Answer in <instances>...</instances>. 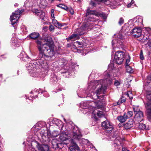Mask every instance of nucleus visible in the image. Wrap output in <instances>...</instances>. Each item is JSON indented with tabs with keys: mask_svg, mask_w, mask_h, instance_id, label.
Segmentation results:
<instances>
[{
	"mask_svg": "<svg viewBox=\"0 0 151 151\" xmlns=\"http://www.w3.org/2000/svg\"><path fill=\"white\" fill-rule=\"evenodd\" d=\"M68 9V11L70 12L72 15H73V14L74 11L73 9H72L70 8Z\"/></svg>",
	"mask_w": 151,
	"mask_h": 151,
	"instance_id": "35",
	"label": "nucleus"
},
{
	"mask_svg": "<svg viewBox=\"0 0 151 151\" xmlns=\"http://www.w3.org/2000/svg\"><path fill=\"white\" fill-rule=\"evenodd\" d=\"M76 129H73L72 132L68 133L67 134L62 132L60 134L59 136L60 140L63 142L68 140L70 137L71 139L70 147V151H78L80 150L79 148L76 144L75 140H80L82 137V135L79 130L76 131Z\"/></svg>",
	"mask_w": 151,
	"mask_h": 151,
	"instance_id": "4",
	"label": "nucleus"
},
{
	"mask_svg": "<svg viewBox=\"0 0 151 151\" xmlns=\"http://www.w3.org/2000/svg\"><path fill=\"white\" fill-rule=\"evenodd\" d=\"M58 6L65 10H67L68 9V8L66 6L63 4H59Z\"/></svg>",
	"mask_w": 151,
	"mask_h": 151,
	"instance_id": "28",
	"label": "nucleus"
},
{
	"mask_svg": "<svg viewBox=\"0 0 151 151\" xmlns=\"http://www.w3.org/2000/svg\"><path fill=\"white\" fill-rule=\"evenodd\" d=\"M145 41H146V42H147V40H148L147 39V38H146L145 39Z\"/></svg>",
	"mask_w": 151,
	"mask_h": 151,
	"instance_id": "47",
	"label": "nucleus"
},
{
	"mask_svg": "<svg viewBox=\"0 0 151 151\" xmlns=\"http://www.w3.org/2000/svg\"><path fill=\"white\" fill-rule=\"evenodd\" d=\"M102 126L108 132H110L113 128V124L108 121H105L102 122Z\"/></svg>",
	"mask_w": 151,
	"mask_h": 151,
	"instance_id": "10",
	"label": "nucleus"
},
{
	"mask_svg": "<svg viewBox=\"0 0 151 151\" xmlns=\"http://www.w3.org/2000/svg\"><path fill=\"white\" fill-rule=\"evenodd\" d=\"M133 108L135 113H138L139 112H142L140 110L138 106H133Z\"/></svg>",
	"mask_w": 151,
	"mask_h": 151,
	"instance_id": "20",
	"label": "nucleus"
},
{
	"mask_svg": "<svg viewBox=\"0 0 151 151\" xmlns=\"http://www.w3.org/2000/svg\"><path fill=\"white\" fill-rule=\"evenodd\" d=\"M147 45L150 47H151V43H150V42H148Z\"/></svg>",
	"mask_w": 151,
	"mask_h": 151,
	"instance_id": "42",
	"label": "nucleus"
},
{
	"mask_svg": "<svg viewBox=\"0 0 151 151\" xmlns=\"http://www.w3.org/2000/svg\"><path fill=\"white\" fill-rule=\"evenodd\" d=\"M91 4L93 6H94V5L95 4V3L93 2H91Z\"/></svg>",
	"mask_w": 151,
	"mask_h": 151,
	"instance_id": "43",
	"label": "nucleus"
},
{
	"mask_svg": "<svg viewBox=\"0 0 151 151\" xmlns=\"http://www.w3.org/2000/svg\"><path fill=\"white\" fill-rule=\"evenodd\" d=\"M122 151H129L128 150H126L124 148H122Z\"/></svg>",
	"mask_w": 151,
	"mask_h": 151,
	"instance_id": "44",
	"label": "nucleus"
},
{
	"mask_svg": "<svg viewBox=\"0 0 151 151\" xmlns=\"http://www.w3.org/2000/svg\"><path fill=\"white\" fill-rule=\"evenodd\" d=\"M138 22H139L141 23L142 22V18L141 17L140 18H138Z\"/></svg>",
	"mask_w": 151,
	"mask_h": 151,
	"instance_id": "38",
	"label": "nucleus"
},
{
	"mask_svg": "<svg viewBox=\"0 0 151 151\" xmlns=\"http://www.w3.org/2000/svg\"><path fill=\"white\" fill-rule=\"evenodd\" d=\"M59 141L56 139H53L52 141V144L53 148L56 149L58 148V145Z\"/></svg>",
	"mask_w": 151,
	"mask_h": 151,
	"instance_id": "19",
	"label": "nucleus"
},
{
	"mask_svg": "<svg viewBox=\"0 0 151 151\" xmlns=\"http://www.w3.org/2000/svg\"><path fill=\"white\" fill-rule=\"evenodd\" d=\"M126 95L130 99H132L133 98V95L132 93V92L130 91H127Z\"/></svg>",
	"mask_w": 151,
	"mask_h": 151,
	"instance_id": "23",
	"label": "nucleus"
},
{
	"mask_svg": "<svg viewBox=\"0 0 151 151\" xmlns=\"http://www.w3.org/2000/svg\"><path fill=\"white\" fill-rule=\"evenodd\" d=\"M126 116V113H124L123 116H118L117 119L120 122L122 123L124 122L127 119Z\"/></svg>",
	"mask_w": 151,
	"mask_h": 151,
	"instance_id": "17",
	"label": "nucleus"
},
{
	"mask_svg": "<svg viewBox=\"0 0 151 151\" xmlns=\"http://www.w3.org/2000/svg\"><path fill=\"white\" fill-rule=\"evenodd\" d=\"M39 34L36 32H33L29 35V37L32 39L35 40L37 38L36 42L39 51V57L40 59L38 60L40 65L44 68L46 65L45 59L53 56L55 53L54 45L51 40H44L40 38H38Z\"/></svg>",
	"mask_w": 151,
	"mask_h": 151,
	"instance_id": "1",
	"label": "nucleus"
},
{
	"mask_svg": "<svg viewBox=\"0 0 151 151\" xmlns=\"http://www.w3.org/2000/svg\"><path fill=\"white\" fill-rule=\"evenodd\" d=\"M93 14H95L98 17H102L104 19H106L107 17L106 15L103 13L101 14H99L97 13H96L94 11L88 9L86 14V18L85 19L86 20V21H87V22L84 24H83V26L80 28L76 30V34H73L67 39V40L73 39L74 40L75 39H78L79 38V35L84 34L86 33V30L90 29V23L88 22L92 21L93 19V17L92 15Z\"/></svg>",
	"mask_w": 151,
	"mask_h": 151,
	"instance_id": "3",
	"label": "nucleus"
},
{
	"mask_svg": "<svg viewBox=\"0 0 151 151\" xmlns=\"http://www.w3.org/2000/svg\"><path fill=\"white\" fill-rule=\"evenodd\" d=\"M79 0H78V1H79Z\"/></svg>",
	"mask_w": 151,
	"mask_h": 151,
	"instance_id": "54",
	"label": "nucleus"
},
{
	"mask_svg": "<svg viewBox=\"0 0 151 151\" xmlns=\"http://www.w3.org/2000/svg\"><path fill=\"white\" fill-rule=\"evenodd\" d=\"M133 115V112L132 111H128L127 114H126L127 117V118H129L131 117Z\"/></svg>",
	"mask_w": 151,
	"mask_h": 151,
	"instance_id": "25",
	"label": "nucleus"
},
{
	"mask_svg": "<svg viewBox=\"0 0 151 151\" xmlns=\"http://www.w3.org/2000/svg\"><path fill=\"white\" fill-rule=\"evenodd\" d=\"M125 101V100L124 99H123V98L121 99V102L122 103H123Z\"/></svg>",
	"mask_w": 151,
	"mask_h": 151,
	"instance_id": "39",
	"label": "nucleus"
},
{
	"mask_svg": "<svg viewBox=\"0 0 151 151\" xmlns=\"http://www.w3.org/2000/svg\"><path fill=\"white\" fill-rule=\"evenodd\" d=\"M134 119L135 121L139 122L143 120V114L142 112H139L138 113H136Z\"/></svg>",
	"mask_w": 151,
	"mask_h": 151,
	"instance_id": "12",
	"label": "nucleus"
},
{
	"mask_svg": "<svg viewBox=\"0 0 151 151\" xmlns=\"http://www.w3.org/2000/svg\"><path fill=\"white\" fill-rule=\"evenodd\" d=\"M24 11V10H17L14 13H12V15L11 16L10 18L12 25H14L17 23L19 18V15Z\"/></svg>",
	"mask_w": 151,
	"mask_h": 151,
	"instance_id": "7",
	"label": "nucleus"
},
{
	"mask_svg": "<svg viewBox=\"0 0 151 151\" xmlns=\"http://www.w3.org/2000/svg\"><path fill=\"white\" fill-rule=\"evenodd\" d=\"M76 44H77L78 45H81V43L79 42H76Z\"/></svg>",
	"mask_w": 151,
	"mask_h": 151,
	"instance_id": "45",
	"label": "nucleus"
},
{
	"mask_svg": "<svg viewBox=\"0 0 151 151\" xmlns=\"http://www.w3.org/2000/svg\"><path fill=\"white\" fill-rule=\"evenodd\" d=\"M51 17L53 18V19H54L55 17H54V14H51Z\"/></svg>",
	"mask_w": 151,
	"mask_h": 151,
	"instance_id": "40",
	"label": "nucleus"
},
{
	"mask_svg": "<svg viewBox=\"0 0 151 151\" xmlns=\"http://www.w3.org/2000/svg\"><path fill=\"white\" fill-rule=\"evenodd\" d=\"M63 144L62 143H60L59 142L57 148L61 149L63 147Z\"/></svg>",
	"mask_w": 151,
	"mask_h": 151,
	"instance_id": "30",
	"label": "nucleus"
},
{
	"mask_svg": "<svg viewBox=\"0 0 151 151\" xmlns=\"http://www.w3.org/2000/svg\"><path fill=\"white\" fill-rule=\"evenodd\" d=\"M20 57L21 58H22V56H21V55H20Z\"/></svg>",
	"mask_w": 151,
	"mask_h": 151,
	"instance_id": "50",
	"label": "nucleus"
},
{
	"mask_svg": "<svg viewBox=\"0 0 151 151\" xmlns=\"http://www.w3.org/2000/svg\"><path fill=\"white\" fill-rule=\"evenodd\" d=\"M47 27H44L43 28V29H47Z\"/></svg>",
	"mask_w": 151,
	"mask_h": 151,
	"instance_id": "48",
	"label": "nucleus"
},
{
	"mask_svg": "<svg viewBox=\"0 0 151 151\" xmlns=\"http://www.w3.org/2000/svg\"><path fill=\"white\" fill-rule=\"evenodd\" d=\"M148 78L149 79H151V77L150 76H148Z\"/></svg>",
	"mask_w": 151,
	"mask_h": 151,
	"instance_id": "46",
	"label": "nucleus"
},
{
	"mask_svg": "<svg viewBox=\"0 0 151 151\" xmlns=\"http://www.w3.org/2000/svg\"><path fill=\"white\" fill-rule=\"evenodd\" d=\"M120 83L119 81L118 80H115L114 82V85L116 86H118L120 85Z\"/></svg>",
	"mask_w": 151,
	"mask_h": 151,
	"instance_id": "31",
	"label": "nucleus"
},
{
	"mask_svg": "<svg viewBox=\"0 0 151 151\" xmlns=\"http://www.w3.org/2000/svg\"><path fill=\"white\" fill-rule=\"evenodd\" d=\"M124 53L123 52L119 51L115 53L114 62L116 64H121L123 62Z\"/></svg>",
	"mask_w": 151,
	"mask_h": 151,
	"instance_id": "6",
	"label": "nucleus"
},
{
	"mask_svg": "<svg viewBox=\"0 0 151 151\" xmlns=\"http://www.w3.org/2000/svg\"><path fill=\"white\" fill-rule=\"evenodd\" d=\"M139 128L141 129H143L145 128V125L144 124L141 123L139 125Z\"/></svg>",
	"mask_w": 151,
	"mask_h": 151,
	"instance_id": "27",
	"label": "nucleus"
},
{
	"mask_svg": "<svg viewBox=\"0 0 151 151\" xmlns=\"http://www.w3.org/2000/svg\"><path fill=\"white\" fill-rule=\"evenodd\" d=\"M124 23V19L122 18H120L119 20L118 23L120 25L123 24Z\"/></svg>",
	"mask_w": 151,
	"mask_h": 151,
	"instance_id": "29",
	"label": "nucleus"
},
{
	"mask_svg": "<svg viewBox=\"0 0 151 151\" xmlns=\"http://www.w3.org/2000/svg\"><path fill=\"white\" fill-rule=\"evenodd\" d=\"M129 58L127 59L126 62V65H129V63L130 61V58H129V56H128Z\"/></svg>",
	"mask_w": 151,
	"mask_h": 151,
	"instance_id": "33",
	"label": "nucleus"
},
{
	"mask_svg": "<svg viewBox=\"0 0 151 151\" xmlns=\"http://www.w3.org/2000/svg\"><path fill=\"white\" fill-rule=\"evenodd\" d=\"M126 68L127 72L130 73L133 72V71L132 68L129 66V65L126 66Z\"/></svg>",
	"mask_w": 151,
	"mask_h": 151,
	"instance_id": "24",
	"label": "nucleus"
},
{
	"mask_svg": "<svg viewBox=\"0 0 151 151\" xmlns=\"http://www.w3.org/2000/svg\"><path fill=\"white\" fill-rule=\"evenodd\" d=\"M94 104L93 101H87L83 103V104H81V106L83 108V111L84 114L91 115L93 117L95 118L96 116L101 117L103 116V112L99 111L96 108L92 106Z\"/></svg>",
	"mask_w": 151,
	"mask_h": 151,
	"instance_id": "5",
	"label": "nucleus"
},
{
	"mask_svg": "<svg viewBox=\"0 0 151 151\" xmlns=\"http://www.w3.org/2000/svg\"><path fill=\"white\" fill-rule=\"evenodd\" d=\"M146 98L148 99L145 105L149 117L151 118V92H147Z\"/></svg>",
	"mask_w": 151,
	"mask_h": 151,
	"instance_id": "8",
	"label": "nucleus"
},
{
	"mask_svg": "<svg viewBox=\"0 0 151 151\" xmlns=\"http://www.w3.org/2000/svg\"><path fill=\"white\" fill-rule=\"evenodd\" d=\"M118 104H119V102L118 103Z\"/></svg>",
	"mask_w": 151,
	"mask_h": 151,
	"instance_id": "53",
	"label": "nucleus"
},
{
	"mask_svg": "<svg viewBox=\"0 0 151 151\" xmlns=\"http://www.w3.org/2000/svg\"><path fill=\"white\" fill-rule=\"evenodd\" d=\"M37 148L40 151H48L49 150L48 146L46 145H38Z\"/></svg>",
	"mask_w": 151,
	"mask_h": 151,
	"instance_id": "14",
	"label": "nucleus"
},
{
	"mask_svg": "<svg viewBox=\"0 0 151 151\" xmlns=\"http://www.w3.org/2000/svg\"><path fill=\"white\" fill-rule=\"evenodd\" d=\"M133 123V120L130 119L125 124L124 127L126 129H129L132 127Z\"/></svg>",
	"mask_w": 151,
	"mask_h": 151,
	"instance_id": "15",
	"label": "nucleus"
},
{
	"mask_svg": "<svg viewBox=\"0 0 151 151\" xmlns=\"http://www.w3.org/2000/svg\"><path fill=\"white\" fill-rule=\"evenodd\" d=\"M54 10L53 9H52L51 10V14H54Z\"/></svg>",
	"mask_w": 151,
	"mask_h": 151,
	"instance_id": "41",
	"label": "nucleus"
},
{
	"mask_svg": "<svg viewBox=\"0 0 151 151\" xmlns=\"http://www.w3.org/2000/svg\"><path fill=\"white\" fill-rule=\"evenodd\" d=\"M52 23L55 27L58 28H60L62 26L61 24L58 22L55 19H52Z\"/></svg>",
	"mask_w": 151,
	"mask_h": 151,
	"instance_id": "18",
	"label": "nucleus"
},
{
	"mask_svg": "<svg viewBox=\"0 0 151 151\" xmlns=\"http://www.w3.org/2000/svg\"><path fill=\"white\" fill-rule=\"evenodd\" d=\"M33 12L37 16H39L40 18L42 20L45 21V13L41 10L37 9L34 10Z\"/></svg>",
	"mask_w": 151,
	"mask_h": 151,
	"instance_id": "13",
	"label": "nucleus"
},
{
	"mask_svg": "<svg viewBox=\"0 0 151 151\" xmlns=\"http://www.w3.org/2000/svg\"><path fill=\"white\" fill-rule=\"evenodd\" d=\"M123 38L124 37L120 33L117 36V38L112 41V46H115L116 44L118 47H119L120 45H122Z\"/></svg>",
	"mask_w": 151,
	"mask_h": 151,
	"instance_id": "9",
	"label": "nucleus"
},
{
	"mask_svg": "<svg viewBox=\"0 0 151 151\" xmlns=\"http://www.w3.org/2000/svg\"><path fill=\"white\" fill-rule=\"evenodd\" d=\"M40 7L44 8L47 4V0H39L37 1Z\"/></svg>",
	"mask_w": 151,
	"mask_h": 151,
	"instance_id": "16",
	"label": "nucleus"
},
{
	"mask_svg": "<svg viewBox=\"0 0 151 151\" xmlns=\"http://www.w3.org/2000/svg\"><path fill=\"white\" fill-rule=\"evenodd\" d=\"M121 139L119 137H116L114 140V143L116 144L117 145H119L120 144V140Z\"/></svg>",
	"mask_w": 151,
	"mask_h": 151,
	"instance_id": "21",
	"label": "nucleus"
},
{
	"mask_svg": "<svg viewBox=\"0 0 151 151\" xmlns=\"http://www.w3.org/2000/svg\"><path fill=\"white\" fill-rule=\"evenodd\" d=\"M51 0V1H54V0Z\"/></svg>",
	"mask_w": 151,
	"mask_h": 151,
	"instance_id": "52",
	"label": "nucleus"
},
{
	"mask_svg": "<svg viewBox=\"0 0 151 151\" xmlns=\"http://www.w3.org/2000/svg\"><path fill=\"white\" fill-rule=\"evenodd\" d=\"M95 1L98 2H102L104 3H106L108 1L107 0H95Z\"/></svg>",
	"mask_w": 151,
	"mask_h": 151,
	"instance_id": "36",
	"label": "nucleus"
},
{
	"mask_svg": "<svg viewBox=\"0 0 151 151\" xmlns=\"http://www.w3.org/2000/svg\"><path fill=\"white\" fill-rule=\"evenodd\" d=\"M35 65H34L33 66L32 65V63H30L27 65V68L28 69V70H32L35 67Z\"/></svg>",
	"mask_w": 151,
	"mask_h": 151,
	"instance_id": "22",
	"label": "nucleus"
},
{
	"mask_svg": "<svg viewBox=\"0 0 151 151\" xmlns=\"http://www.w3.org/2000/svg\"><path fill=\"white\" fill-rule=\"evenodd\" d=\"M132 81V80H130V81Z\"/></svg>",
	"mask_w": 151,
	"mask_h": 151,
	"instance_id": "51",
	"label": "nucleus"
},
{
	"mask_svg": "<svg viewBox=\"0 0 151 151\" xmlns=\"http://www.w3.org/2000/svg\"><path fill=\"white\" fill-rule=\"evenodd\" d=\"M131 33L134 37L137 38L141 36L142 30L140 28H135L132 30Z\"/></svg>",
	"mask_w": 151,
	"mask_h": 151,
	"instance_id": "11",
	"label": "nucleus"
},
{
	"mask_svg": "<svg viewBox=\"0 0 151 151\" xmlns=\"http://www.w3.org/2000/svg\"><path fill=\"white\" fill-rule=\"evenodd\" d=\"M110 65H109V67H110Z\"/></svg>",
	"mask_w": 151,
	"mask_h": 151,
	"instance_id": "49",
	"label": "nucleus"
},
{
	"mask_svg": "<svg viewBox=\"0 0 151 151\" xmlns=\"http://www.w3.org/2000/svg\"><path fill=\"white\" fill-rule=\"evenodd\" d=\"M140 58L141 60H143L144 59V57L142 53L141 52L140 55Z\"/></svg>",
	"mask_w": 151,
	"mask_h": 151,
	"instance_id": "37",
	"label": "nucleus"
},
{
	"mask_svg": "<svg viewBox=\"0 0 151 151\" xmlns=\"http://www.w3.org/2000/svg\"><path fill=\"white\" fill-rule=\"evenodd\" d=\"M134 3V1L133 0H132V1L130 3H129V4H128V5H127L128 7H131V6L132 4H133Z\"/></svg>",
	"mask_w": 151,
	"mask_h": 151,
	"instance_id": "34",
	"label": "nucleus"
},
{
	"mask_svg": "<svg viewBox=\"0 0 151 151\" xmlns=\"http://www.w3.org/2000/svg\"><path fill=\"white\" fill-rule=\"evenodd\" d=\"M82 143L83 144L87 145H89L90 144V142L87 139H82Z\"/></svg>",
	"mask_w": 151,
	"mask_h": 151,
	"instance_id": "26",
	"label": "nucleus"
},
{
	"mask_svg": "<svg viewBox=\"0 0 151 151\" xmlns=\"http://www.w3.org/2000/svg\"><path fill=\"white\" fill-rule=\"evenodd\" d=\"M54 26L52 25H50L49 27V30L51 32H54Z\"/></svg>",
	"mask_w": 151,
	"mask_h": 151,
	"instance_id": "32",
	"label": "nucleus"
},
{
	"mask_svg": "<svg viewBox=\"0 0 151 151\" xmlns=\"http://www.w3.org/2000/svg\"><path fill=\"white\" fill-rule=\"evenodd\" d=\"M105 78L104 80L92 81L88 84V90L89 91L88 93V96H90V94L92 96V98L94 100L99 99V96L97 95L103 93L106 89L107 86L111 83V79L110 78V75L107 71L104 73Z\"/></svg>",
	"mask_w": 151,
	"mask_h": 151,
	"instance_id": "2",
	"label": "nucleus"
}]
</instances>
